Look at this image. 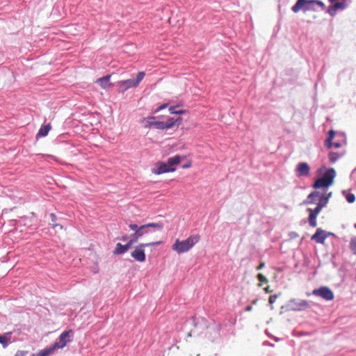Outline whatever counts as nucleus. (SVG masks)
Returning <instances> with one entry per match:
<instances>
[{"mask_svg":"<svg viewBox=\"0 0 356 356\" xmlns=\"http://www.w3.org/2000/svg\"><path fill=\"white\" fill-rule=\"evenodd\" d=\"M318 177L313 183V204L316 207L313 209V227L317 225L316 218L323 208L327 204L332 193L328 192V188L334 183L336 177V171L334 168L326 169L325 166L318 170Z\"/></svg>","mask_w":356,"mask_h":356,"instance_id":"nucleus-1","label":"nucleus"},{"mask_svg":"<svg viewBox=\"0 0 356 356\" xmlns=\"http://www.w3.org/2000/svg\"><path fill=\"white\" fill-rule=\"evenodd\" d=\"M186 156L176 155L175 156L168 158L166 163L158 162L155 165V168L152 169V173L155 175H161L166 172H171L175 171L176 168L174 165H178L182 160L185 159Z\"/></svg>","mask_w":356,"mask_h":356,"instance_id":"nucleus-2","label":"nucleus"},{"mask_svg":"<svg viewBox=\"0 0 356 356\" xmlns=\"http://www.w3.org/2000/svg\"><path fill=\"white\" fill-rule=\"evenodd\" d=\"M200 239L199 235L190 236L185 240L176 239L172 249L177 254H182L190 250Z\"/></svg>","mask_w":356,"mask_h":356,"instance_id":"nucleus-3","label":"nucleus"},{"mask_svg":"<svg viewBox=\"0 0 356 356\" xmlns=\"http://www.w3.org/2000/svg\"><path fill=\"white\" fill-rule=\"evenodd\" d=\"M129 227L131 230L134 231V233L131 235V238L133 241H134V243H136L140 238L149 233L148 229L149 227H154L161 230L163 228V225L160 223L150 222L143 225L141 226H138L136 224H130Z\"/></svg>","mask_w":356,"mask_h":356,"instance_id":"nucleus-4","label":"nucleus"},{"mask_svg":"<svg viewBox=\"0 0 356 356\" xmlns=\"http://www.w3.org/2000/svg\"><path fill=\"white\" fill-rule=\"evenodd\" d=\"M346 144V138L344 133L335 134L334 130H330L325 142V146L327 148H340Z\"/></svg>","mask_w":356,"mask_h":356,"instance_id":"nucleus-5","label":"nucleus"},{"mask_svg":"<svg viewBox=\"0 0 356 356\" xmlns=\"http://www.w3.org/2000/svg\"><path fill=\"white\" fill-rule=\"evenodd\" d=\"M161 243L160 241L152 242L147 243H140L131 252V256L137 261L143 262L145 261V248L148 246L156 245Z\"/></svg>","mask_w":356,"mask_h":356,"instance_id":"nucleus-6","label":"nucleus"},{"mask_svg":"<svg viewBox=\"0 0 356 356\" xmlns=\"http://www.w3.org/2000/svg\"><path fill=\"white\" fill-rule=\"evenodd\" d=\"M313 295L321 297L327 301L332 300L334 299V293L327 286H321L318 289L313 290Z\"/></svg>","mask_w":356,"mask_h":356,"instance_id":"nucleus-7","label":"nucleus"},{"mask_svg":"<svg viewBox=\"0 0 356 356\" xmlns=\"http://www.w3.org/2000/svg\"><path fill=\"white\" fill-rule=\"evenodd\" d=\"M72 336V331L67 330L63 332L59 337L58 341L56 342L53 346L55 349L64 348L67 343L71 341Z\"/></svg>","mask_w":356,"mask_h":356,"instance_id":"nucleus-8","label":"nucleus"},{"mask_svg":"<svg viewBox=\"0 0 356 356\" xmlns=\"http://www.w3.org/2000/svg\"><path fill=\"white\" fill-rule=\"evenodd\" d=\"M330 236H335L332 232L323 230L321 228H317L313 234V241L317 243L324 244L325 239Z\"/></svg>","mask_w":356,"mask_h":356,"instance_id":"nucleus-9","label":"nucleus"},{"mask_svg":"<svg viewBox=\"0 0 356 356\" xmlns=\"http://www.w3.org/2000/svg\"><path fill=\"white\" fill-rule=\"evenodd\" d=\"M141 123L145 128L154 127V128L157 129H164L163 122L156 120V118L154 116L143 118Z\"/></svg>","mask_w":356,"mask_h":356,"instance_id":"nucleus-10","label":"nucleus"},{"mask_svg":"<svg viewBox=\"0 0 356 356\" xmlns=\"http://www.w3.org/2000/svg\"><path fill=\"white\" fill-rule=\"evenodd\" d=\"M312 0H298L296 4L291 8L293 13H297L300 11L306 12L310 9Z\"/></svg>","mask_w":356,"mask_h":356,"instance_id":"nucleus-11","label":"nucleus"},{"mask_svg":"<svg viewBox=\"0 0 356 356\" xmlns=\"http://www.w3.org/2000/svg\"><path fill=\"white\" fill-rule=\"evenodd\" d=\"M347 7V4L345 1H334L332 3V5L329 6L327 12L331 16H334L336 14L337 10H343Z\"/></svg>","mask_w":356,"mask_h":356,"instance_id":"nucleus-12","label":"nucleus"},{"mask_svg":"<svg viewBox=\"0 0 356 356\" xmlns=\"http://www.w3.org/2000/svg\"><path fill=\"white\" fill-rule=\"evenodd\" d=\"M134 243V241H133L131 238L125 245H122L121 243H118L116 244V247L113 252L115 254H123L126 252L130 248V247Z\"/></svg>","mask_w":356,"mask_h":356,"instance_id":"nucleus-13","label":"nucleus"},{"mask_svg":"<svg viewBox=\"0 0 356 356\" xmlns=\"http://www.w3.org/2000/svg\"><path fill=\"white\" fill-rule=\"evenodd\" d=\"M345 150H340L338 152L330 151L328 153L329 162L331 164L336 163L339 159L344 156Z\"/></svg>","mask_w":356,"mask_h":356,"instance_id":"nucleus-14","label":"nucleus"},{"mask_svg":"<svg viewBox=\"0 0 356 356\" xmlns=\"http://www.w3.org/2000/svg\"><path fill=\"white\" fill-rule=\"evenodd\" d=\"M310 168L309 165L306 163H300L297 167V175L298 176H305L309 174Z\"/></svg>","mask_w":356,"mask_h":356,"instance_id":"nucleus-15","label":"nucleus"},{"mask_svg":"<svg viewBox=\"0 0 356 356\" xmlns=\"http://www.w3.org/2000/svg\"><path fill=\"white\" fill-rule=\"evenodd\" d=\"M118 86L122 90H126L131 87H136L134 79H127L124 81H120L118 83Z\"/></svg>","mask_w":356,"mask_h":356,"instance_id":"nucleus-16","label":"nucleus"},{"mask_svg":"<svg viewBox=\"0 0 356 356\" xmlns=\"http://www.w3.org/2000/svg\"><path fill=\"white\" fill-rule=\"evenodd\" d=\"M110 78L111 75H106L104 77L98 79L97 83H98L102 88L107 89L112 85L110 83Z\"/></svg>","mask_w":356,"mask_h":356,"instance_id":"nucleus-17","label":"nucleus"},{"mask_svg":"<svg viewBox=\"0 0 356 356\" xmlns=\"http://www.w3.org/2000/svg\"><path fill=\"white\" fill-rule=\"evenodd\" d=\"M51 126L50 124L42 125L38 131L37 137H44L47 136L49 131L51 130Z\"/></svg>","mask_w":356,"mask_h":356,"instance_id":"nucleus-18","label":"nucleus"},{"mask_svg":"<svg viewBox=\"0 0 356 356\" xmlns=\"http://www.w3.org/2000/svg\"><path fill=\"white\" fill-rule=\"evenodd\" d=\"M178 121L181 122V118H178L177 119H174L172 118H168L166 122H163L164 129H168L173 127L175 125V123Z\"/></svg>","mask_w":356,"mask_h":356,"instance_id":"nucleus-19","label":"nucleus"},{"mask_svg":"<svg viewBox=\"0 0 356 356\" xmlns=\"http://www.w3.org/2000/svg\"><path fill=\"white\" fill-rule=\"evenodd\" d=\"M295 309L301 310L309 307V303L303 300H298L293 302Z\"/></svg>","mask_w":356,"mask_h":356,"instance_id":"nucleus-20","label":"nucleus"},{"mask_svg":"<svg viewBox=\"0 0 356 356\" xmlns=\"http://www.w3.org/2000/svg\"><path fill=\"white\" fill-rule=\"evenodd\" d=\"M54 350H55V348L52 346L51 347H50L49 348H46L44 350H40L38 353L37 356H49L50 354L53 353Z\"/></svg>","mask_w":356,"mask_h":356,"instance_id":"nucleus-21","label":"nucleus"},{"mask_svg":"<svg viewBox=\"0 0 356 356\" xmlns=\"http://www.w3.org/2000/svg\"><path fill=\"white\" fill-rule=\"evenodd\" d=\"M10 341V339L8 338L6 336L0 335V343L2 344L3 348H6L8 346V343Z\"/></svg>","mask_w":356,"mask_h":356,"instance_id":"nucleus-22","label":"nucleus"},{"mask_svg":"<svg viewBox=\"0 0 356 356\" xmlns=\"http://www.w3.org/2000/svg\"><path fill=\"white\" fill-rule=\"evenodd\" d=\"M145 75V72H139L138 73L136 79V80L134 79V82H135V84L136 86L143 79Z\"/></svg>","mask_w":356,"mask_h":356,"instance_id":"nucleus-23","label":"nucleus"},{"mask_svg":"<svg viewBox=\"0 0 356 356\" xmlns=\"http://www.w3.org/2000/svg\"><path fill=\"white\" fill-rule=\"evenodd\" d=\"M169 111L172 114H183L186 113V110H176L175 106H170Z\"/></svg>","mask_w":356,"mask_h":356,"instance_id":"nucleus-24","label":"nucleus"},{"mask_svg":"<svg viewBox=\"0 0 356 356\" xmlns=\"http://www.w3.org/2000/svg\"><path fill=\"white\" fill-rule=\"evenodd\" d=\"M350 248L351 251L356 254V237L351 238L350 242Z\"/></svg>","mask_w":356,"mask_h":356,"instance_id":"nucleus-25","label":"nucleus"},{"mask_svg":"<svg viewBox=\"0 0 356 356\" xmlns=\"http://www.w3.org/2000/svg\"><path fill=\"white\" fill-rule=\"evenodd\" d=\"M346 199L348 203H353L355 201V196L353 193H348L346 195Z\"/></svg>","mask_w":356,"mask_h":356,"instance_id":"nucleus-26","label":"nucleus"},{"mask_svg":"<svg viewBox=\"0 0 356 356\" xmlns=\"http://www.w3.org/2000/svg\"><path fill=\"white\" fill-rule=\"evenodd\" d=\"M50 217H51V220L52 222H55L56 221V216L54 213H51L50 214ZM52 227L54 228H55L56 227H59L60 229H62V226L60 225H59V224H54V223H53L52 224Z\"/></svg>","mask_w":356,"mask_h":356,"instance_id":"nucleus-27","label":"nucleus"},{"mask_svg":"<svg viewBox=\"0 0 356 356\" xmlns=\"http://www.w3.org/2000/svg\"><path fill=\"white\" fill-rule=\"evenodd\" d=\"M257 279L260 282L262 283H268V279L261 273H259L257 275Z\"/></svg>","mask_w":356,"mask_h":356,"instance_id":"nucleus-28","label":"nucleus"},{"mask_svg":"<svg viewBox=\"0 0 356 356\" xmlns=\"http://www.w3.org/2000/svg\"><path fill=\"white\" fill-rule=\"evenodd\" d=\"M277 298V295H273V296H270L269 304L270 305V306H272L273 304L276 301Z\"/></svg>","mask_w":356,"mask_h":356,"instance_id":"nucleus-29","label":"nucleus"},{"mask_svg":"<svg viewBox=\"0 0 356 356\" xmlns=\"http://www.w3.org/2000/svg\"><path fill=\"white\" fill-rule=\"evenodd\" d=\"M28 354V351L26 350H17L15 355V356H26Z\"/></svg>","mask_w":356,"mask_h":356,"instance_id":"nucleus-30","label":"nucleus"},{"mask_svg":"<svg viewBox=\"0 0 356 356\" xmlns=\"http://www.w3.org/2000/svg\"><path fill=\"white\" fill-rule=\"evenodd\" d=\"M315 4L321 6L323 8L324 7L323 3L321 2V1H318V0H313V6L315 5Z\"/></svg>","mask_w":356,"mask_h":356,"instance_id":"nucleus-31","label":"nucleus"},{"mask_svg":"<svg viewBox=\"0 0 356 356\" xmlns=\"http://www.w3.org/2000/svg\"><path fill=\"white\" fill-rule=\"evenodd\" d=\"M307 211L309 213L308 221H309V224L312 225V209H308Z\"/></svg>","mask_w":356,"mask_h":356,"instance_id":"nucleus-32","label":"nucleus"},{"mask_svg":"<svg viewBox=\"0 0 356 356\" xmlns=\"http://www.w3.org/2000/svg\"><path fill=\"white\" fill-rule=\"evenodd\" d=\"M265 266V263L264 262H261L259 266L257 268V270H260L261 268H263Z\"/></svg>","mask_w":356,"mask_h":356,"instance_id":"nucleus-33","label":"nucleus"},{"mask_svg":"<svg viewBox=\"0 0 356 356\" xmlns=\"http://www.w3.org/2000/svg\"><path fill=\"white\" fill-rule=\"evenodd\" d=\"M166 107H167V104H163V105H161V106H159V107L157 108V110L156 111V112H157V111H159V110L163 109V108H166Z\"/></svg>","mask_w":356,"mask_h":356,"instance_id":"nucleus-34","label":"nucleus"},{"mask_svg":"<svg viewBox=\"0 0 356 356\" xmlns=\"http://www.w3.org/2000/svg\"><path fill=\"white\" fill-rule=\"evenodd\" d=\"M191 166V162H189L187 164H185L182 166L183 168H190Z\"/></svg>","mask_w":356,"mask_h":356,"instance_id":"nucleus-35","label":"nucleus"},{"mask_svg":"<svg viewBox=\"0 0 356 356\" xmlns=\"http://www.w3.org/2000/svg\"><path fill=\"white\" fill-rule=\"evenodd\" d=\"M265 291H266L267 293H270V292H271V291H270V290H269V287H268H268H266V288H265Z\"/></svg>","mask_w":356,"mask_h":356,"instance_id":"nucleus-36","label":"nucleus"},{"mask_svg":"<svg viewBox=\"0 0 356 356\" xmlns=\"http://www.w3.org/2000/svg\"><path fill=\"white\" fill-rule=\"evenodd\" d=\"M296 236H297L296 234H295V233L291 234V237H296Z\"/></svg>","mask_w":356,"mask_h":356,"instance_id":"nucleus-37","label":"nucleus"},{"mask_svg":"<svg viewBox=\"0 0 356 356\" xmlns=\"http://www.w3.org/2000/svg\"><path fill=\"white\" fill-rule=\"evenodd\" d=\"M126 239H127V236H123V237L121 238V240H122V241H125Z\"/></svg>","mask_w":356,"mask_h":356,"instance_id":"nucleus-38","label":"nucleus"},{"mask_svg":"<svg viewBox=\"0 0 356 356\" xmlns=\"http://www.w3.org/2000/svg\"><path fill=\"white\" fill-rule=\"evenodd\" d=\"M331 3H334V1H338L339 0H329Z\"/></svg>","mask_w":356,"mask_h":356,"instance_id":"nucleus-39","label":"nucleus"},{"mask_svg":"<svg viewBox=\"0 0 356 356\" xmlns=\"http://www.w3.org/2000/svg\"><path fill=\"white\" fill-rule=\"evenodd\" d=\"M312 197V193H310L309 195H308V199L311 198Z\"/></svg>","mask_w":356,"mask_h":356,"instance_id":"nucleus-40","label":"nucleus"},{"mask_svg":"<svg viewBox=\"0 0 356 356\" xmlns=\"http://www.w3.org/2000/svg\"><path fill=\"white\" fill-rule=\"evenodd\" d=\"M343 194H346V191H343Z\"/></svg>","mask_w":356,"mask_h":356,"instance_id":"nucleus-41","label":"nucleus"},{"mask_svg":"<svg viewBox=\"0 0 356 356\" xmlns=\"http://www.w3.org/2000/svg\"><path fill=\"white\" fill-rule=\"evenodd\" d=\"M354 226H355V227L356 228V224H355V225H354Z\"/></svg>","mask_w":356,"mask_h":356,"instance_id":"nucleus-42","label":"nucleus"}]
</instances>
